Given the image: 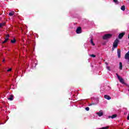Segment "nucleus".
Listing matches in <instances>:
<instances>
[{"label":"nucleus","mask_w":129,"mask_h":129,"mask_svg":"<svg viewBox=\"0 0 129 129\" xmlns=\"http://www.w3.org/2000/svg\"><path fill=\"white\" fill-rule=\"evenodd\" d=\"M118 43H119V40L116 38V40H114L113 43V48H112L113 50V48H117V46L118 45Z\"/></svg>","instance_id":"1"},{"label":"nucleus","mask_w":129,"mask_h":129,"mask_svg":"<svg viewBox=\"0 0 129 129\" xmlns=\"http://www.w3.org/2000/svg\"><path fill=\"white\" fill-rule=\"evenodd\" d=\"M111 37H112V34H105L103 36V40H107V39H110V38H111Z\"/></svg>","instance_id":"2"},{"label":"nucleus","mask_w":129,"mask_h":129,"mask_svg":"<svg viewBox=\"0 0 129 129\" xmlns=\"http://www.w3.org/2000/svg\"><path fill=\"white\" fill-rule=\"evenodd\" d=\"M116 75L117 76V77L118 80L120 81V83H122V84H124V80H123V79L120 77V76H119L117 74H116Z\"/></svg>","instance_id":"3"},{"label":"nucleus","mask_w":129,"mask_h":129,"mask_svg":"<svg viewBox=\"0 0 129 129\" xmlns=\"http://www.w3.org/2000/svg\"><path fill=\"white\" fill-rule=\"evenodd\" d=\"M81 27H78V28H77V30H76V33L77 34H81Z\"/></svg>","instance_id":"4"},{"label":"nucleus","mask_w":129,"mask_h":129,"mask_svg":"<svg viewBox=\"0 0 129 129\" xmlns=\"http://www.w3.org/2000/svg\"><path fill=\"white\" fill-rule=\"evenodd\" d=\"M124 35H125V33H124V32H122L121 33H120L118 35V38L119 39H122V37H123V36H124Z\"/></svg>","instance_id":"5"},{"label":"nucleus","mask_w":129,"mask_h":129,"mask_svg":"<svg viewBox=\"0 0 129 129\" xmlns=\"http://www.w3.org/2000/svg\"><path fill=\"white\" fill-rule=\"evenodd\" d=\"M125 59L128 60V62H129V51L125 54Z\"/></svg>","instance_id":"6"},{"label":"nucleus","mask_w":129,"mask_h":129,"mask_svg":"<svg viewBox=\"0 0 129 129\" xmlns=\"http://www.w3.org/2000/svg\"><path fill=\"white\" fill-rule=\"evenodd\" d=\"M98 116H102L103 115V112H102V110H100L99 112H97L96 113Z\"/></svg>","instance_id":"7"},{"label":"nucleus","mask_w":129,"mask_h":129,"mask_svg":"<svg viewBox=\"0 0 129 129\" xmlns=\"http://www.w3.org/2000/svg\"><path fill=\"white\" fill-rule=\"evenodd\" d=\"M10 37V35L9 34H8L7 36H6V38L5 40L3 42V44H5V43H7V42H8V40H9V38Z\"/></svg>","instance_id":"8"},{"label":"nucleus","mask_w":129,"mask_h":129,"mask_svg":"<svg viewBox=\"0 0 129 129\" xmlns=\"http://www.w3.org/2000/svg\"><path fill=\"white\" fill-rule=\"evenodd\" d=\"M117 116V115L116 114H113L112 116H108V118H115V117H116Z\"/></svg>","instance_id":"9"},{"label":"nucleus","mask_w":129,"mask_h":129,"mask_svg":"<svg viewBox=\"0 0 129 129\" xmlns=\"http://www.w3.org/2000/svg\"><path fill=\"white\" fill-rule=\"evenodd\" d=\"M104 98H105V99H107L108 100L111 99V98L110 97V96L106 95H104Z\"/></svg>","instance_id":"10"},{"label":"nucleus","mask_w":129,"mask_h":129,"mask_svg":"<svg viewBox=\"0 0 129 129\" xmlns=\"http://www.w3.org/2000/svg\"><path fill=\"white\" fill-rule=\"evenodd\" d=\"M118 58H120V49H117Z\"/></svg>","instance_id":"11"},{"label":"nucleus","mask_w":129,"mask_h":129,"mask_svg":"<svg viewBox=\"0 0 129 129\" xmlns=\"http://www.w3.org/2000/svg\"><path fill=\"white\" fill-rule=\"evenodd\" d=\"M119 69L122 70V63L121 62H119Z\"/></svg>","instance_id":"12"},{"label":"nucleus","mask_w":129,"mask_h":129,"mask_svg":"<svg viewBox=\"0 0 129 129\" xmlns=\"http://www.w3.org/2000/svg\"><path fill=\"white\" fill-rule=\"evenodd\" d=\"M8 99L9 100H11V101L13 100V99H14V96H13V95H11V96H10V97L8 98Z\"/></svg>","instance_id":"13"},{"label":"nucleus","mask_w":129,"mask_h":129,"mask_svg":"<svg viewBox=\"0 0 129 129\" xmlns=\"http://www.w3.org/2000/svg\"><path fill=\"white\" fill-rule=\"evenodd\" d=\"M90 41L93 46H95V44L93 42V39L92 38L91 39Z\"/></svg>","instance_id":"14"},{"label":"nucleus","mask_w":129,"mask_h":129,"mask_svg":"<svg viewBox=\"0 0 129 129\" xmlns=\"http://www.w3.org/2000/svg\"><path fill=\"white\" fill-rule=\"evenodd\" d=\"M121 10L122 11H125V6H121Z\"/></svg>","instance_id":"15"},{"label":"nucleus","mask_w":129,"mask_h":129,"mask_svg":"<svg viewBox=\"0 0 129 129\" xmlns=\"http://www.w3.org/2000/svg\"><path fill=\"white\" fill-rule=\"evenodd\" d=\"M4 26H5L4 23H0V28H3V27H4Z\"/></svg>","instance_id":"16"},{"label":"nucleus","mask_w":129,"mask_h":129,"mask_svg":"<svg viewBox=\"0 0 129 129\" xmlns=\"http://www.w3.org/2000/svg\"><path fill=\"white\" fill-rule=\"evenodd\" d=\"M114 3H115V4H116V5H118V4H119V3L117 1V0H113Z\"/></svg>","instance_id":"17"},{"label":"nucleus","mask_w":129,"mask_h":129,"mask_svg":"<svg viewBox=\"0 0 129 129\" xmlns=\"http://www.w3.org/2000/svg\"><path fill=\"white\" fill-rule=\"evenodd\" d=\"M98 103V102H97V103H91L90 104V105H96V104H97Z\"/></svg>","instance_id":"18"},{"label":"nucleus","mask_w":129,"mask_h":129,"mask_svg":"<svg viewBox=\"0 0 129 129\" xmlns=\"http://www.w3.org/2000/svg\"><path fill=\"white\" fill-rule=\"evenodd\" d=\"M9 16H14V12H10V13H9Z\"/></svg>","instance_id":"19"},{"label":"nucleus","mask_w":129,"mask_h":129,"mask_svg":"<svg viewBox=\"0 0 129 129\" xmlns=\"http://www.w3.org/2000/svg\"><path fill=\"white\" fill-rule=\"evenodd\" d=\"M109 126H106V127H103L102 128H100V129H107L109 128Z\"/></svg>","instance_id":"20"},{"label":"nucleus","mask_w":129,"mask_h":129,"mask_svg":"<svg viewBox=\"0 0 129 129\" xmlns=\"http://www.w3.org/2000/svg\"><path fill=\"white\" fill-rule=\"evenodd\" d=\"M11 43H12L13 44L16 43V39L12 40Z\"/></svg>","instance_id":"21"},{"label":"nucleus","mask_w":129,"mask_h":129,"mask_svg":"<svg viewBox=\"0 0 129 129\" xmlns=\"http://www.w3.org/2000/svg\"><path fill=\"white\" fill-rule=\"evenodd\" d=\"M90 56H91V57H92L93 58H95V57H96V55H95L94 54H91Z\"/></svg>","instance_id":"22"},{"label":"nucleus","mask_w":129,"mask_h":129,"mask_svg":"<svg viewBox=\"0 0 129 129\" xmlns=\"http://www.w3.org/2000/svg\"><path fill=\"white\" fill-rule=\"evenodd\" d=\"M85 109H86V110H87V111H88L89 110V107H87L85 108Z\"/></svg>","instance_id":"23"},{"label":"nucleus","mask_w":129,"mask_h":129,"mask_svg":"<svg viewBox=\"0 0 129 129\" xmlns=\"http://www.w3.org/2000/svg\"><path fill=\"white\" fill-rule=\"evenodd\" d=\"M106 68H107V69L108 70H109V71H110V67H107Z\"/></svg>","instance_id":"24"},{"label":"nucleus","mask_w":129,"mask_h":129,"mask_svg":"<svg viewBox=\"0 0 129 129\" xmlns=\"http://www.w3.org/2000/svg\"><path fill=\"white\" fill-rule=\"evenodd\" d=\"M7 71H8V72H10L12 71V69H9Z\"/></svg>","instance_id":"25"},{"label":"nucleus","mask_w":129,"mask_h":129,"mask_svg":"<svg viewBox=\"0 0 129 129\" xmlns=\"http://www.w3.org/2000/svg\"><path fill=\"white\" fill-rule=\"evenodd\" d=\"M105 64H106V65H108V63L107 62H105Z\"/></svg>","instance_id":"26"},{"label":"nucleus","mask_w":129,"mask_h":129,"mask_svg":"<svg viewBox=\"0 0 129 129\" xmlns=\"http://www.w3.org/2000/svg\"><path fill=\"white\" fill-rule=\"evenodd\" d=\"M128 39H129V35H128Z\"/></svg>","instance_id":"27"},{"label":"nucleus","mask_w":129,"mask_h":129,"mask_svg":"<svg viewBox=\"0 0 129 129\" xmlns=\"http://www.w3.org/2000/svg\"><path fill=\"white\" fill-rule=\"evenodd\" d=\"M3 62H5V59L3 60Z\"/></svg>","instance_id":"28"}]
</instances>
